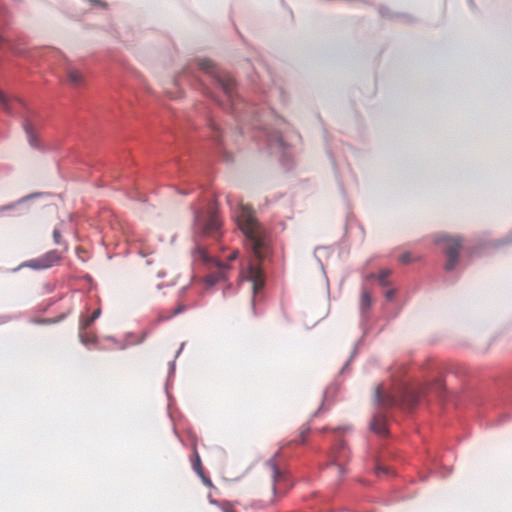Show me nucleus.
I'll return each instance as SVG.
<instances>
[{"label":"nucleus","instance_id":"obj_24","mask_svg":"<svg viewBox=\"0 0 512 512\" xmlns=\"http://www.w3.org/2000/svg\"><path fill=\"white\" fill-rule=\"evenodd\" d=\"M53 239L56 244H60L61 242V233L58 229H54L53 231Z\"/></svg>","mask_w":512,"mask_h":512},{"label":"nucleus","instance_id":"obj_33","mask_svg":"<svg viewBox=\"0 0 512 512\" xmlns=\"http://www.w3.org/2000/svg\"><path fill=\"white\" fill-rule=\"evenodd\" d=\"M94 2L99 4V5L102 4L100 0H94Z\"/></svg>","mask_w":512,"mask_h":512},{"label":"nucleus","instance_id":"obj_28","mask_svg":"<svg viewBox=\"0 0 512 512\" xmlns=\"http://www.w3.org/2000/svg\"><path fill=\"white\" fill-rule=\"evenodd\" d=\"M237 257H238V251H237V250H235V251H233V252L228 256V260H229V261H233V260H235Z\"/></svg>","mask_w":512,"mask_h":512},{"label":"nucleus","instance_id":"obj_32","mask_svg":"<svg viewBox=\"0 0 512 512\" xmlns=\"http://www.w3.org/2000/svg\"><path fill=\"white\" fill-rule=\"evenodd\" d=\"M196 220L198 223H200V216L199 215H196Z\"/></svg>","mask_w":512,"mask_h":512},{"label":"nucleus","instance_id":"obj_25","mask_svg":"<svg viewBox=\"0 0 512 512\" xmlns=\"http://www.w3.org/2000/svg\"><path fill=\"white\" fill-rule=\"evenodd\" d=\"M25 130L29 134V141H30L31 145L34 146L35 145L34 138H33V135L30 132V124L29 123L25 124Z\"/></svg>","mask_w":512,"mask_h":512},{"label":"nucleus","instance_id":"obj_5","mask_svg":"<svg viewBox=\"0 0 512 512\" xmlns=\"http://www.w3.org/2000/svg\"><path fill=\"white\" fill-rule=\"evenodd\" d=\"M444 240L447 242L444 252L448 258L445 264V269L450 271L454 269L458 263L459 251L461 249V240L452 238H447Z\"/></svg>","mask_w":512,"mask_h":512},{"label":"nucleus","instance_id":"obj_15","mask_svg":"<svg viewBox=\"0 0 512 512\" xmlns=\"http://www.w3.org/2000/svg\"><path fill=\"white\" fill-rule=\"evenodd\" d=\"M79 337L83 344H91L95 343L97 338L93 333L87 332L86 330H81L79 327Z\"/></svg>","mask_w":512,"mask_h":512},{"label":"nucleus","instance_id":"obj_7","mask_svg":"<svg viewBox=\"0 0 512 512\" xmlns=\"http://www.w3.org/2000/svg\"><path fill=\"white\" fill-rule=\"evenodd\" d=\"M222 222L219 219L215 210H211L208 219L203 224L202 233L206 236L217 237L221 228Z\"/></svg>","mask_w":512,"mask_h":512},{"label":"nucleus","instance_id":"obj_9","mask_svg":"<svg viewBox=\"0 0 512 512\" xmlns=\"http://www.w3.org/2000/svg\"><path fill=\"white\" fill-rule=\"evenodd\" d=\"M217 82L229 99L233 98L235 81L229 74H218Z\"/></svg>","mask_w":512,"mask_h":512},{"label":"nucleus","instance_id":"obj_4","mask_svg":"<svg viewBox=\"0 0 512 512\" xmlns=\"http://www.w3.org/2000/svg\"><path fill=\"white\" fill-rule=\"evenodd\" d=\"M349 450L343 440L339 441L330 454L331 463L337 468L339 474L345 472V463L349 459Z\"/></svg>","mask_w":512,"mask_h":512},{"label":"nucleus","instance_id":"obj_17","mask_svg":"<svg viewBox=\"0 0 512 512\" xmlns=\"http://www.w3.org/2000/svg\"><path fill=\"white\" fill-rule=\"evenodd\" d=\"M192 467H193V470L198 474V475H202V472H204L203 470V467H202V463H201V459H200V456L197 452V450L195 449L194 450V459L192 461Z\"/></svg>","mask_w":512,"mask_h":512},{"label":"nucleus","instance_id":"obj_23","mask_svg":"<svg viewBox=\"0 0 512 512\" xmlns=\"http://www.w3.org/2000/svg\"><path fill=\"white\" fill-rule=\"evenodd\" d=\"M198 476L202 479V481H203V483H204L205 485H207L208 487H212V486H213L212 481L210 480V478H209V477H207V476L204 474V472H202V475H198Z\"/></svg>","mask_w":512,"mask_h":512},{"label":"nucleus","instance_id":"obj_1","mask_svg":"<svg viewBox=\"0 0 512 512\" xmlns=\"http://www.w3.org/2000/svg\"><path fill=\"white\" fill-rule=\"evenodd\" d=\"M236 218L256 259H267L271 253L270 238L266 229L255 218L254 211L249 206L241 205Z\"/></svg>","mask_w":512,"mask_h":512},{"label":"nucleus","instance_id":"obj_21","mask_svg":"<svg viewBox=\"0 0 512 512\" xmlns=\"http://www.w3.org/2000/svg\"><path fill=\"white\" fill-rule=\"evenodd\" d=\"M418 401V397L414 393L407 394V402L409 407H413Z\"/></svg>","mask_w":512,"mask_h":512},{"label":"nucleus","instance_id":"obj_3","mask_svg":"<svg viewBox=\"0 0 512 512\" xmlns=\"http://www.w3.org/2000/svg\"><path fill=\"white\" fill-rule=\"evenodd\" d=\"M61 261V255L57 250H51L38 258L24 262L21 267H28L34 270H43L58 265Z\"/></svg>","mask_w":512,"mask_h":512},{"label":"nucleus","instance_id":"obj_11","mask_svg":"<svg viewBox=\"0 0 512 512\" xmlns=\"http://www.w3.org/2000/svg\"><path fill=\"white\" fill-rule=\"evenodd\" d=\"M375 398H376V401L382 405V406H392L396 403V400L393 396L391 395H388V394H384L383 393V387L382 386H378L376 391H375Z\"/></svg>","mask_w":512,"mask_h":512},{"label":"nucleus","instance_id":"obj_18","mask_svg":"<svg viewBox=\"0 0 512 512\" xmlns=\"http://www.w3.org/2000/svg\"><path fill=\"white\" fill-rule=\"evenodd\" d=\"M371 303H372V300H371V296H370L369 292L363 291L362 296H361V303H360L361 309L363 311L368 310L371 306Z\"/></svg>","mask_w":512,"mask_h":512},{"label":"nucleus","instance_id":"obj_19","mask_svg":"<svg viewBox=\"0 0 512 512\" xmlns=\"http://www.w3.org/2000/svg\"><path fill=\"white\" fill-rule=\"evenodd\" d=\"M390 274H391V271L389 269H382L379 272L377 279L382 286H387L389 284L388 277L390 276Z\"/></svg>","mask_w":512,"mask_h":512},{"label":"nucleus","instance_id":"obj_26","mask_svg":"<svg viewBox=\"0 0 512 512\" xmlns=\"http://www.w3.org/2000/svg\"><path fill=\"white\" fill-rule=\"evenodd\" d=\"M183 310H184V306H181V305H180V306H178V307L174 310V312H173L171 315L166 316V317H165V319H169L171 316L176 315V314H179V313H180V312H182Z\"/></svg>","mask_w":512,"mask_h":512},{"label":"nucleus","instance_id":"obj_13","mask_svg":"<svg viewBox=\"0 0 512 512\" xmlns=\"http://www.w3.org/2000/svg\"><path fill=\"white\" fill-rule=\"evenodd\" d=\"M101 315V309H96L91 316L86 318H81L79 327L81 330H87L89 326Z\"/></svg>","mask_w":512,"mask_h":512},{"label":"nucleus","instance_id":"obj_2","mask_svg":"<svg viewBox=\"0 0 512 512\" xmlns=\"http://www.w3.org/2000/svg\"><path fill=\"white\" fill-rule=\"evenodd\" d=\"M193 257L195 261H201L206 264H213L215 267L218 268V271L216 273H210L206 276V283L208 285H214L218 283L220 280L225 279V270L229 268L227 264H224L212 257H210L203 247H197L193 252Z\"/></svg>","mask_w":512,"mask_h":512},{"label":"nucleus","instance_id":"obj_12","mask_svg":"<svg viewBox=\"0 0 512 512\" xmlns=\"http://www.w3.org/2000/svg\"><path fill=\"white\" fill-rule=\"evenodd\" d=\"M66 75L68 82L75 87L80 86L84 82L82 73L73 67L67 68Z\"/></svg>","mask_w":512,"mask_h":512},{"label":"nucleus","instance_id":"obj_14","mask_svg":"<svg viewBox=\"0 0 512 512\" xmlns=\"http://www.w3.org/2000/svg\"><path fill=\"white\" fill-rule=\"evenodd\" d=\"M0 104L7 114H13V102L0 91Z\"/></svg>","mask_w":512,"mask_h":512},{"label":"nucleus","instance_id":"obj_27","mask_svg":"<svg viewBox=\"0 0 512 512\" xmlns=\"http://www.w3.org/2000/svg\"><path fill=\"white\" fill-rule=\"evenodd\" d=\"M309 434V428H306L301 431L300 436L302 438V442H305L307 435Z\"/></svg>","mask_w":512,"mask_h":512},{"label":"nucleus","instance_id":"obj_29","mask_svg":"<svg viewBox=\"0 0 512 512\" xmlns=\"http://www.w3.org/2000/svg\"><path fill=\"white\" fill-rule=\"evenodd\" d=\"M385 296L388 300L392 299L393 296H394V290H388L386 293H385Z\"/></svg>","mask_w":512,"mask_h":512},{"label":"nucleus","instance_id":"obj_22","mask_svg":"<svg viewBox=\"0 0 512 512\" xmlns=\"http://www.w3.org/2000/svg\"><path fill=\"white\" fill-rule=\"evenodd\" d=\"M400 261L403 264H408L412 261L410 253H404L400 256Z\"/></svg>","mask_w":512,"mask_h":512},{"label":"nucleus","instance_id":"obj_16","mask_svg":"<svg viewBox=\"0 0 512 512\" xmlns=\"http://www.w3.org/2000/svg\"><path fill=\"white\" fill-rule=\"evenodd\" d=\"M199 67L208 72V73H215L216 72V68H215V65L214 63L209 60V59H201L199 61Z\"/></svg>","mask_w":512,"mask_h":512},{"label":"nucleus","instance_id":"obj_10","mask_svg":"<svg viewBox=\"0 0 512 512\" xmlns=\"http://www.w3.org/2000/svg\"><path fill=\"white\" fill-rule=\"evenodd\" d=\"M371 429L380 436L387 434L386 418L383 415H375L371 421Z\"/></svg>","mask_w":512,"mask_h":512},{"label":"nucleus","instance_id":"obj_30","mask_svg":"<svg viewBox=\"0 0 512 512\" xmlns=\"http://www.w3.org/2000/svg\"><path fill=\"white\" fill-rule=\"evenodd\" d=\"M53 321L52 320H49V319H41V320H37L36 323H39V324H48V323H52Z\"/></svg>","mask_w":512,"mask_h":512},{"label":"nucleus","instance_id":"obj_31","mask_svg":"<svg viewBox=\"0 0 512 512\" xmlns=\"http://www.w3.org/2000/svg\"><path fill=\"white\" fill-rule=\"evenodd\" d=\"M385 473L387 474L388 473V468H385V467H377V473Z\"/></svg>","mask_w":512,"mask_h":512},{"label":"nucleus","instance_id":"obj_20","mask_svg":"<svg viewBox=\"0 0 512 512\" xmlns=\"http://www.w3.org/2000/svg\"><path fill=\"white\" fill-rule=\"evenodd\" d=\"M210 503L219 505L223 512H237L229 502L218 503V501L212 499Z\"/></svg>","mask_w":512,"mask_h":512},{"label":"nucleus","instance_id":"obj_8","mask_svg":"<svg viewBox=\"0 0 512 512\" xmlns=\"http://www.w3.org/2000/svg\"><path fill=\"white\" fill-rule=\"evenodd\" d=\"M248 277L253 284L254 293H257L260 289L263 288L265 284V278L260 266L251 263L248 268Z\"/></svg>","mask_w":512,"mask_h":512},{"label":"nucleus","instance_id":"obj_6","mask_svg":"<svg viewBox=\"0 0 512 512\" xmlns=\"http://www.w3.org/2000/svg\"><path fill=\"white\" fill-rule=\"evenodd\" d=\"M267 467L270 470L273 480V493L274 495L283 494V485H286L287 475L279 470L274 460L267 462Z\"/></svg>","mask_w":512,"mask_h":512}]
</instances>
